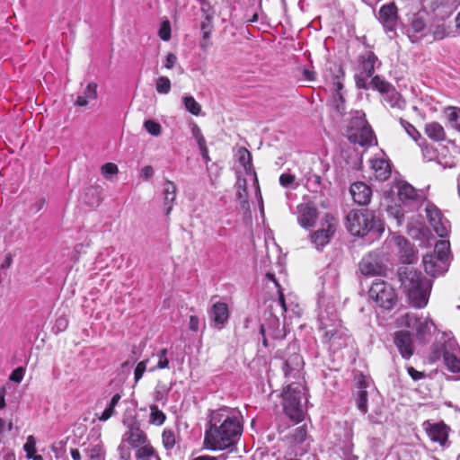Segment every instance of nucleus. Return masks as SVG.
<instances>
[{
  "label": "nucleus",
  "instance_id": "0eeeda50",
  "mask_svg": "<svg viewBox=\"0 0 460 460\" xmlns=\"http://www.w3.org/2000/svg\"><path fill=\"white\" fill-rule=\"evenodd\" d=\"M121 440L129 447L136 449L135 456L137 460H161L158 453L151 445L147 435L138 424L129 425L122 435Z\"/></svg>",
  "mask_w": 460,
  "mask_h": 460
},
{
  "label": "nucleus",
  "instance_id": "603ef678",
  "mask_svg": "<svg viewBox=\"0 0 460 460\" xmlns=\"http://www.w3.org/2000/svg\"><path fill=\"white\" fill-rule=\"evenodd\" d=\"M23 450L26 453L27 458L32 456V455L36 453V439L32 435L27 438V440L23 445Z\"/></svg>",
  "mask_w": 460,
  "mask_h": 460
},
{
  "label": "nucleus",
  "instance_id": "39448f33",
  "mask_svg": "<svg viewBox=\"0 0 460 460\" xmlns=\"http://www.w3.org/2000/svg\"><path fill=\"white\" fill-rule=\"evenodd\" d=\"M443 359L446 368L460 380V347L451 333H442L430 348L429 359L435 363Z\"/></svg>",
  "mask_w": 460,
  "mask_h": 460
},
{
  "label": "nucleus",
  "instance_id": "a19ab883",
  "mask_svg": "<svg viewBox=\"0 0 460 460\" xmlns=\"http://www.w3.org/2000/svg\"><path fill=\"white\" fill-rule=\"evenodd\" d=\"M162 442L164 448L169 451L175 445V435L172 429H164L162 433Z\"/></svg>",
  "mask_w": 460,
  "mask_h": 460
},
{
  "label": "nucleus",
  "instance_id": "f704fd0d",
  "mask_svg": "<svg viewBox=\"0 0 460 460\" xmlns=\"http://www.w3.org/2000/svg\"><path fill=\"white\" fill-rule=\"evenodd\" d=\"M121 399V394L117 393L115 394L104 411L102 412V414L98 417V419L101 421H106L108 420L111 416L115 414V408L119 404V401Z\"/></svg>",
  "mask_w": 460,
  "mask_h": 460
},
{
  "label": "nucleus",
  "instance_id": "4be33fe9",
  "mask_svg": "<svg viewBox=\"0 0 460 460\" xmlns=\"http://www.w3.org/2000/svg\"><path fill=\"white\" fill-rule=\"evenodd\" d=\"M371 386V380L366 376L361 375L358 378V393L356 395V405L358 411L366 414L367 412V388Z\"/></svg>",
  "mask_w": 460,
  "mask_h": 460
},
{
  "label": "nucleus",
  "instance_id": "c85d7f7f",
  "mask_svg": "<svg viewBox=\"0 0 460 460\" xmlns=\"http://www.w3.org/2000/svg\"><path fill=\"white\" fill-rule=\"evenodd\" d=\"M360 73L366 74L367 76H372L375 72L376 64L378 61L377 57L371 50H366L359 58Z\"/></svg>",
  "mask_w": 460,
  "mask_h": 460
},
{
  "label": "nucleus",
  "instance_id": "393cba45",
  "mask_svg": "<svg viewBox=\"0 0 460 460\" xmlns=\"http://www.w3.org/2000/svg\"><path fill=\"white\" fill-rule=\"evenodd\" d=\"M393 240L399 251L402 262L407 264L413 263L416 260V254L411 243L402 235L394 236Z\"/></svg>",
  "mask_w": 460,
  "mask_h": 460
},
{
  "label": "nucleus",
  "instance_id": "ddd939ff",
  "mask_svg": "<svg viewBox=\"0 0 460 460\" xmlns=\"http://www.w3.org/2000/svg\"><path fill=\"white\" fill-rule=\"evenodd\" d=\"M336 231L335 218L331 214H325L322 228L311 234V242L317 250H321L328 244Z\"/></svg>",
  "mask_w": 460,
  "mask_h": 460
},
{
  "label": "nucleus",
  "instance_id": "2eb2a0df",
  "mask_svg": "<svg viewBox=\"0 0 460 460\" xmlns=\"http://www.w3.org/2000/svg\"><path fill=\"white\" fill-rule=\"evenodd\" d=\"M378 20L390 39L396 35L398 10L394 3L384 4L378 12Z\"/></svg>",
  "mask_w": 460,
  "mask_h": 460
},
{
  "label": "nucleus",
  "instance_id": "49530a36",
  "mask_svg": "<svg viewBox=\"0 0 460 460\" xmlns=\"http://www.w3.org/2000/svg\"><path fill=\"white\" fill-rule=\"evenodd\" d=\"M171 23L168 20L161 22L158 30V36L164 41H168L171 39Z\"/></svg>",
  "mask_w": 460,
  "mask_h": 460
},
{
  "label": "nucleus",
  "instance_id": "dca6fc26",
  "mask_svg": "<svg viewBox=\"0 0 460 460\" xmlns=\"http://www.w3.org/2000/svg\"><path fill=\"white\" fill-rule=\"evenodd\" d=\"M422 429L432 442L442 447L448 446L450 428L444 421L433 422L428 420L422 423Z\"/></svg>",
  "mask_w": 460,
  "mask_h": 460
},
{
  "label": "nucleus",
  "instance_id": "2f4dec72",
  "mask_svg": "<svg viewBox=\"0 0 460 460\" xmlns=\"http://www.w3.org/2000/svg\"><path fill=\"white\" fill-rule=\"evenodd\" d=\"M422 317H419L417 313L409 312L399 316L396 320L398 326L406 327L409 329L415 330L419 322Z\"/></svg>",
  "mask_w": 460,
  "mask_h": 460
},
{
  "label": "nucleus",
  "instance_id": "bb28decb",
  "mask_svg": "<svg viewBox=\"0 0 460 460\" xmlns=\"http://www.w3.org/2000/svg\"><path fill=\"white\" fill-rule=\"evenodd\" d=\"M171 356L169 355L167 349H160L156 352L153 353L150 361H155V364L149 367L150 372L156 370H163L170 368Z\"/></svg>",
  "mask_w": 460,
  "mask_h": 460
},
{
  "label": "nucleus",
  "instance_id": "680f3d73",
  "mask_svg": "<svg viewBox=\"0 0 460 460\" xmlns=\"http://www.w3.org/2000/svg\"><path fill=\"white\" fill-rule=\"evenodd\" d=\"M407 372L414 381L420 380L424 377V374L416 370L413 367H407Z\"/></svg>",
  "mask_w": 460,
  "mask_h": 460
},
{
  "label": "nucleus",
  "instance_id": "5fc2aeb1",
  "mask_svg": "<svg viewBox=\"0 0 460 460\" xmlns=\"http://www.w3.org/2000/svg\"><path fill=\"white\" fill-rule=\"evenodd\" d=\"M83 95H84L88 101L95 100L97 98V84L95 83H89Z\"/></svg>",
  "mask_w": 460,
  "mask_h": 460
},
{
  "label": "nucleus",
  "instance_id": "6ab92c4d",
  "mask_svg": "<svg viewBox=\"0 0 460 460\" xmlns=\"http://www.w3.org/2000/svg\"><path fill=\"white\" fill-rule=\"evenodd\" d=\"M347 137L351 143L358 144L362 146H370L375 140L371 127L347 129Z\"/></svg>",
  "mask_w": 460,
  "mask_h": 460
},
{
  "label": "nucleus",
  "instance_id": "bf43d9fd",
  "mask_svg": "<svg viewBox=\"0 0 460 460\" xmlns=\"http://www.w3.org/2000/svg\"><path fill=\"white\" fill-rule=\"evenodd\" d=\"M118 451L119 453V457L121 460H130L131 453L129 448L127 447L126 443H123V440H121V443L119 444L118 447Z\"/></svg>",
  "mask_w": 460,
  "mask_h": 460
},
{
  "label": "nucleus",
  "instance_id": "79ce46f5",
  "mask_svg": "<svg viewBox=\"0 0 460 460\" xmlns=\"http://www.w3.org/2000/svg\"><path fill=\"white\" fill-rule=\"evenodd\" d=\"M155 89L158 93L167 94L171 91V81L166 76H160L155 83Z\"/></svg>",
  "mask_w": 460,
  "mask_h": 460
},
{
  "label": "nucleus",
  "instance_id": "b1692460",
  "mask_svg": "<svg viewBox=\"0 0 460 460\" xmlns=\"http://www.w3.org/2000/svg\"><path fill=\"white\" fill-rule=\"evenodd\" d=\"M370 167L376 180L384 181L391 175V164L384 156H375L369 160Z\"/></svg>",
  "mask_w": 460,
  "mask_h": 460
},
{
  "label": "nucleus",
  "instance_id": "3c124183",
  "mask_svg": "<svg viewBox=\"0 0 460 460\" xmlns=\"http://www.w3.org/2000/svg\"><path fill=\"white\" fill-rule=\"evenodd\" d=\"M149 362V359L142 360L137 363V365L135 367L134 370V380L135 384L138 383V381L143 377L146 370L147 363Z\"/></svg>",
  "mask_w": 460,
  "mask_h": 460
},
{
  "label": "nucleus",
  "instance_id": "69168bd1",
  "mask_svg": "<svg viewBox=\"0 0 460 460\" xmlns=\"http://www.w3.org/2000/svg\"><path fill=\"white\" fill-rule=\"evenodd\" d=\"M141 177H143L145 180H148L154 175V169L150 165H146L141 169L140 172Z\"/></svg>",
  "mask_w": 460,
  "mask_h": 460
},
{
  "label": "nucleus",
  "instance_id": "09e8293b",
  "mask_svg": "<svg viewBox=\"0 0 460 460\" xmlns=\"http://www.w3.org/2000/svg\"><path fill=\"white\" fill-rule=\"evenodd\" d=\"M236 196L241 203H245L247 201L248 195L246 190V181L244 179H238L237 181Z\"/></svg>",
  "mask_w": 460,
  "mask_h": 460
},
{
  "label": "nucleus",
  "instance_id": "1a4fd4ad",
  "mask_svg": "<svg viewBox=\"0 0 460 460\" xmlns=\"http://www.w3.org/2000/svg\"><path fill=\"white\" fill-rule=\"evenodd\" d=\"M368 296L377 306L385 310L392 309L397 302L394 288L391 284L382 279L373 281L368 290Z\"/></svg>",
  "mask_w": 460,
  "mask_h": 460
},
{
  "label": "nucleus",
  "instance_id": "7ed1b4c3",
  "mask_svg": "<svg viewBox=\"0 0 460 460\" xmlns=\"http://www.w3.org/2000/svg\"><path fill=\"white\" fill-rule=\"evenodd\" d=\"M318 305V330L321 332V341L329 351L336 352L348 345V330L342 326L334 303L327 302L324 295L319 296Z\"/></svg>",
  "mask_w": 460,
  "mask_h": 460
},
{
  "label": "nucleus",
  "instance_id": "4c0bfd02",
  "mask_svg": "<svg viewBox=\"0 0 460 460\" xmlns=\"http://www.w3.org/2000/svg\"><path fill=\"white\" fill-rule=\"evenodd\" d=\"M445 113L450 125L460 132V108L447 107Z\"/></svg>",
  "mask_w": 460,
  "mask_h": 460
},
{
  "label": "nucleus",
  "instance_id": "423d86ee",
  "mask_svg": "<svg viewBox=\"0 0 460 460\" xmlns=\"http://www.w3.org/2000/svg\"><path fill=\"white\" fill-rule=\"evenodd\" d=\"M347 229L355 236L379 237L385 231L382 219L372 210H351L346 217Z\"/></svg>",
  "mask_w": 460,
  "mask_h": 460
},
{
  "label": "nucleus",
  "instance_id": "20e7f679",
  "mask_svg": "<svg viewBox=\"0 0 460 460\" xmlns=\"http://www.w3.org/2000/svg\"><path fill=\"white\" fill-rule=\"evenodd\" d=\"M399 278L410 303L416 308L425 307L432 287L431 280L426 279L420 271L410 267L401 269Z\"/></svg>",
  "mask_w": 460,
  "mask_h": 460
},
{
  "label": "nucleus",
  "instance_id": "c756f323",
  "mask_svg": "<svg viewBox=\"0 0 460 460\" xmlns=\"http://www.w3.org/2000/svg\"><path fill=\"white\" fill-rule=\"evenodd\" d=\"M359 270L363 275H376L382 270V267L376 258L372 254L364 257L359 263Z\"/></svg>",
  "mask_w": 460,
  "mask_h": 460
},
{
  "label": "nucleus",
  "instance_id": "de8ad7c7",
  "mask_svg": "<svg viewBox=\"0 0 460 460\" xmlns=\"http://www.w3.org/2000/svg\"><path fill=\"white\" fill-rule=\"evenodd\" d=\"M144 128L152 136L157 137L161 134V125L153 119L146 120Z\"/></svg>",
  "mask_w": 460,
  "mask_h": 460
},
{
  "label": "nucleus",
  "instance_id": "f3484780",
  "mask_svg": "<svg viewBox=\"0 0 460 460\" xmlns=\"http://www.w3.org/2000/svg\"><path fill=\"white\" fill-rule=\"evenodd\" d=\"M394 343L396 346L400 355L404 359H409L414 353L412 335L408 331L395 332Z\"/></svg>",
  "mask_w": 460,
  "mask_h": 460
},
{
  "label": "nucleus",
  "instance_id": "13d9d810",
  "mask_svg": "<svg viewBox=\"0 0 460 460\" xmlns=\"http://www.w3.org/2000/svg\"><path fill=\"white\" fill-rule=\"evenodd\" d=\"M295 180H296L295 175H293L291 173H282L279 176V183L284 188L290 187L294 183Z\"/></svg>",
  "mask_w": 460,
  "mask_h": 460
},
{
  "label": "nucleus",
  "instance_id": "4468645a",
  "mask_svg": "<svg viewBox=\"0 0 460 460\" xmlns=\"http://www.w3.org/2000/svg\"><path fill=\"white\" fill-rule=\"evenodd\" d=\"M343 77L344 72L341 66L335 67V73L332 76V84L333 94L332 97V105L336 112L342 116L345 112V99L343 95Z\"/></svg>",
  "mask_w": 460,
  "mask_h": 460
},
{
  "label": "nucleus",
  "instance_id": "a211bd4d",
  "mask_svg": "<svg viewBox=\"0 0 460 460\" xmlns=\"http://www.w3.org/2000/svg\"><path fill=\"white\" fill-rule=\"evenodd\" d=\"M297 222L303 228L314 226L318 218V210L311 203L299 204L296 208Z\"/></svg>",
  "mask_w": 460,
  "mask_h": 460
},
{
  "label": "nucleus",
  "instance_id": "c03bdc74",
  "mask_svg": "<svg viewBox=\"0 0 460 460\" xmlns=\"http://www.w3.org/2000/svg\"><path fill=\"white\" fill-rule=\"evenodd\" d=\"M165 414L156 406L151 407L150 422L155 425H162L165 421Z\"/></svg>",
  "mask_w": 460,
  "mask_h": 460
},
{
  "label": "nucleus",
  "instance_id": "774afa93",
  "mask_svg": "<svg viewBox=\"0 0 460 460\" xmlns=\"http://www.w3.org/2000/svg\"><path fill=\"white\" fill-rule=\"evenodd\" d=\"M67 320L64 317H59L58 319H57L56 321V327L59 330V331H64L66 329L67 327Z\"/></svg>",
  "mask_w": 460,
  "mask_h": 460
},
{
  "label": "nucleus",
  "instance_id": "e433bc0d",
  "mask_svg": "<svg viewBox=\"0 0 460 460\" xmlns=\"http://www.w3.org/2000/svg\"><path fill=\"white\" fill-rule=\"evenodd\" d=\"M265 277H266L267 280L273 282L275 287L278 288L279 299L277 301V305L281 307L282 314L288 312V307L286 304L284 294L281 290L280 285L278 282L275 275L273 273L268 272Z\"/></svg>",
  "mask_w": 460,
  "mask_h": 460
},
{
  "label": "nucleus",
  "instance_id": "412c9836",
  "mask_svg": "<svg viewBox=\"0 0 460 460\" xmlns=\"http://www.w3.org/2000/svg\"><path fill=\"white\" fill-rule=\"evenodd\" d=\"M213 327L221 330L229 318V310L226 303H215L208 311Z\"/></svg>",
  "mask_w": 460,
  "mask_h": 460
},
{
  "label": "nucleus",
  "instance_id": "cd10ccee",
  "mask_svg": "<svg viewBox=\"0 0 460 460\" xmlns=\"http://www.w3.org/2000/svg\"><path fill=\"white\" fill-rule=\"evenodd\" d=\"M164 204L165 215L168 217L172 210L173 203L177 196V187L172 181L166 180L163 187Z\"/></svg>",
  "mask_w": 460,
  "mask_h": 460
},
{
  "label": "nucleus",
  "instance_id": "7c9ffc66",
  "mask_svg": "<svg viewBox=\"0 0 460 460\" xmlns=\"http://www.w3.org/2000/svg\"><path fill=\"white\" fill-rule=\"evenodd\" d=\"M237 159L239 164L243 167L245 172L248 174L253 176L254 183L256 184V188L259 190V184L256 178V174L253 171L252 164V155L245 147H240L237 150Z\"/></svg>",
  "mask_w": 460,
  "mask_h": 460
},
{
  "label": "nucleus",
  "instance_id": "f03ea898",
  "mask_svg": "<svg viewBox=\"0 0 460 460\" xmlns=\"http://www.w3.org/2000/svg\"><path fill=\"white\" fill-rule=\"evenodd\" d=\"M304 361L299 354H293L282 365L287 385L283 390V408L285 413L293 420L300 421L304 418V402H306L301 371Z\"/></svg>",
  "mask_w": 460,
  "mask_h": 460
},
{
  "label": "nucleus",
  "instance_id": "8fccbe9b",
  "mask_svg": "<svg viewBox=\"0 0 460 460\" xmlns=\"http://www.w3.org/2000/svg\"><path fill=\"white\" fill-rule=\"evenodd\" d=\"M371 76H367L366 74L358 73L355 75V82L356 85L358 89H369L372 88V85L370 82L368 83L367 80Z\"/></svg>",
  "mask_w": 460,
  "mask_h": 460
},
{
  "label": "nucleus",
  "instance_id": "a18cd8bd",
  "mask_svg": "<svg viewBox=\"0 0 460 460\" xmlns=\"http://www.w3.org/2000/svg\"><path fill=\"white\" fill-rule=\"evenodd\" d=\"M306 437L307 430L305 425L296 428L291 434V438L296 443H303L306 439Z\"/></svg>",
  "mask_w": 460,
  "mask_h": 460
},
{
  "label": "nucleus",
  "instance_id": "9b49d317",
  "mask_svg": "<svg viewBox=\"0 0 460 460\" xmlns=\"http://www.w3.org/2000/svg\"><path fill=\"white\" fill-rule=\"evenodd\" d=\"M373 90H376L383 96L384 101L393 109L403 110L406 106L404 99L395 87L388 81L380 77L374 76L370 80Z\"/></svg>",
  "mask_w": 460,
  "mask_h": 460
},
{
  "label": "nucleus",
  "instance_id": "c9c22d12",
  "mask_svg": "<svg viewBox=\"0 0 460 460\" xmlns=\"http://www.w3.org/2000/svg\"><path fill=\"white\" fill-rule=\"evenodd\" d=\"M361 127H370V125L366 119V114L362 111H356L352 113L347 129H352V128L356 129Z\"/></svg>",
  "mask_w": 460,
  "mask_h": 460
},
{
  "label": "nucleus",
  "instance_id": "6e6d98bb",
  "mask_svg": "<svg viewBox=\"0 0 460 460\" xmlns=\"http://www.w3.org/2000/svg\"><path fill=\"white\" fill-rule=\"evenodd\" d=\"M400 123H401L402 127L405 129L407 134L413 139H416L417 137L420 135L418 130L415 128V127L413 125H411L410 122H408L407 120L401 119Z\"/></svg>",
  "mask_w": 460,
  "mask_h": 460
},
{
  "label": "nucleus",
  "instance_id": "9d476101",
  "mask_svg": "<svg viewBox=\"0 0 460 460\" xmlns=\"http://www.w3.org/2000/svg\"><path fill=\"white\" fill-rule=\"evenodd\" d=\"M398 199L401 202L402 215H397L398 221L403 216L404 212L418 209L423 202H425V197L422 190H416L413 186L408 182H400L398 184Z\"/></svg>",
  "mask_w": 460,
  "mask_h": 460
},
{
  "label": "nucleus",
  "instance_id": "a878e982",
  "mask_svg": "<svg viewBox=\"0 0 460 460\" xmlns=\"http://www.w3.org/2000/svg\"><path fill=\"white\" fill-rule=\"evenodd\" d=\"M426 29V23L420 17L414 16L410 25L405 29V33L409 40L415 43L419 41L423 36Z\"/></svg>",
  "mask_w": 460,
  "mask_h": 460
},
{
  "label": "nucleus",
  "instance_id": "338daca9",
  "mask_svg": "<svg viewBox=\"0 0 460 460\" xmlns=\"http://www.w3.org/2000/svg\"><path fill=\"white\" fill-rule=\"evenodd\" d=\"M200 30H201V31H212L211 18L208 15H207L205 20L201 22Z\"/></svg>",
  "mask_w": 460,
  "mask_h": 460
},
{
  "label": "nucleus",
  "instance_id": "aec40b11",
  "mask_svg": "<svg viewBox=\"0 0 460 460\" xmlns=\"http://www.w3.org/2000/svg\"><path fill=\"white\" fill-rule=\"evenodd\" d=\"M349 192L354 202L360 206H366L370 202L372 190L363 181L352 183L349 188Z\"/></svg>",
  "mask_w": 460,
  "mask_h": 460
},
{
  "label": "nucleus",
  "instance_id": "0e129e2a",
  "mask_svg": "<svg viewBox=\"0 0 460 460\" xmlns=\"http://www.w3.org/2000/svg\"><path fill=\"white\" fill-rule=\"evenodd\" d=\"M176 62H177V57L173 53H169L166 56L165 62H164V66L167 69H171V68H172L174 66Z\"/></svg>",
  "mask_w": 460,
  "mask_h": 460
},
{
  "label": "nucleus",
  "instance_id": "f257e3e1",
  "mask_svg": "<svg viewBox=\"0 0 460 460\" xmlns=\"http://www.w3.org/2000/svg\"><path fill=\"white\" fill-rule=\"evenodd\" d=\"M240 412L224 407L212 411L204 435V446L211 451L234 447L243 432Z\"/></svg>",
  "mask_w": 460,
  "mask_h": 460
},
{
  "label": "nucleus",
  "instance_id": "6e6552de",
  "mask_svg": "<svg viewBox=\"0 0 460 460\" xmlns=\"http://www.w3.org/2000/svg\"><path fill=\"white\" fill-rule=\"evenodd\" d=\"M450 261V243L447 240H441L435 244L433 252L423 257L422 262L426 273L437 277L448 270Z\"/></svg>",
  "mask_w": 460,
  "mask_h": 460
},
{
  "label": "nucleus",
  "instance_id": "864d4df0",
  "mask_svg": "<svg viewBox=\"0 0 460 460\" xmlns=\"http://www.w3.org/2000/svg\"><path fill=\"white\" fill-rule=\"evenodd\" d=\"M25 372L26 370L23 367H18L12 371L9 380L15 384H20L24 377Z\"/></svg>",
  "mask_w": 460,
  "mask_h": 460
},
{
  "label": "nucleus",
  "instance_id": "f8f14e48",
  "mask_svg": "<svg viewBox=\"0 0 460 460\" xmlns=\"http://www.w3.org/2000/svg\"><path fill=\"white\" fill-rule=\"evenodd\" d=\"M425 212L429 225L435 233L441 238H446L451 231V224L444 217L441 210L433 203L426 202Z\"/></svg>",
  "mask_w": 460,
  "mask_h": 460
},
{
  "label": "nucleus",
  "instance_id": "5701e85b",
  "mask_svg": "<svg viewBox=\"0 0 460 460\" xmlns=\"http://www.w3.org/2000/svg\"><path fill=\"white\" fill-rule=\"evenodd\" d=\"M280 322L279 319L269 313V318L266 319L265 323H262L260 327V332L263 337L262 343L267 346V340L265 338L266 333L270 335L274 339H279L283 337L282 332L279 329Z\"/></svg>",
  "mask_w": 460,
  "mask_h": 460
},
{
  "label": "nucleus",
  "instance_id": "ea45409f",
  "mask_svg": "<svg viewBox=\"0 0 460 460\" xmlns=\"http://www.w3.org/2000/svg\"><path fill=\"white\" fill-rule=\"evenodd\" d=\"M182 101L186 110L195 116L199 115L201 111V106L192 96H185L183 97Z\"/></svg>",
  "mask_w": 460,
  "mask_h": 460
},
{
  "label": "nucleus",
  "instance_id": "4d7b16f0",
  "mask_svg": "<svg viewBox=\"0 0 460 460\" xmlns=\"http://www.w3.org/2000/svg\"><path fill=\"white\" fill-rule=\"evenodd\" d=\"M119 172L118 166L113 163H106L102 166V173L108 177L110 175L117 174Z\"/></svg>",
  "mask_w": 460,
  "mask_h": 460
},
{
  "label": "nucleus",
  "instance_id": "37998d69",
  "mask_svg": "<svg viewBox=\"0 0 460 460\" xmlns=\"http://www.w3.org/2000/svg\"><path fill=\"white\" fill-rule=\"evenodd\" d=\"M86 455L91 460H103L104 452L102 446L100 444L94 445L86 450Z\"/></svg>",
  "mask_w": 460,
  "mask_h": 460
},
{
  "label": "nucleus",
  "instance_id": "72a5a7b5",
  "mask_svg": "<svg viewBox=\"0 0 460 460\" xmlns=\"http://www.w3.org/2000/svg\"><path fill=\"white\" fill-rule=\"evenodd\" d=\"M433 323L427 318H421L415 328L417 338L420 341H425L431 335Z\"/></svg>",
  "mask_w": 460,
  "mask_h": 460
},
{
  "label": "nucleus",
  "instance_id": "052dcab7",
  "mask_svg": "<svg viewBox=\"0 0 460 460\" xmlns=\"http://www.w3.org/2000/svg\"><path fill=\"white\" fill-rule=\"evenodd\" d=\"M368 420L373 424H382L384 421V416L380 410L376 411L375 413L368 415Z\"/></svg>",
  "mask_w": 460,
  "mask_h": 460
},
{
  "label": "nucleus",
  "instance_id": "473e14b6",
  "mask_svg": "<svg viewBox=\"0 0 460 460\" xmlns=\"http://www.w3.org/2000/svg\"><path fill=\"white\" fill-rule=\"evenodd\" d=\"M425 133L429 138L435 141H441L446 137L444 128L438 122H430L426 124Z\"/></svg>",
  "mask_w": 460,
  "mask_h": 460
},
{
  "label": "nucleus",
  "instance_id": "e2e57ef3",
  "mask_svg": "<svg viewBox=\"0 0 460 460\" xmlns=\"http://www.w3.org/2000/svg\"><path fill=\"white\" fill-rule=\"evenodd\" d=\"M189 329L191 332H198L199 329V319L196 315H190L189 321Z\"/></svg>",
  "mask_w": 460,
  "mask_h": 460
},
{
  "label": "nucleus",
  "instance_id": "58836bf2",
  "mask_svg": "<svg viewBox=\"0 0 460 460\" xmlns=\"http://www.w3.org/2000/svg\"><path fill=\"white\" fill-rule=\"evenodd\" d=\"M456 9V5L454 4L453 0H447L446 4L438 5L435 9L436 15L445 19L452 14L454 10Z\"/></svg>",
  "mask_w": 460,
  "mask_h": 460
}]
</instances>
